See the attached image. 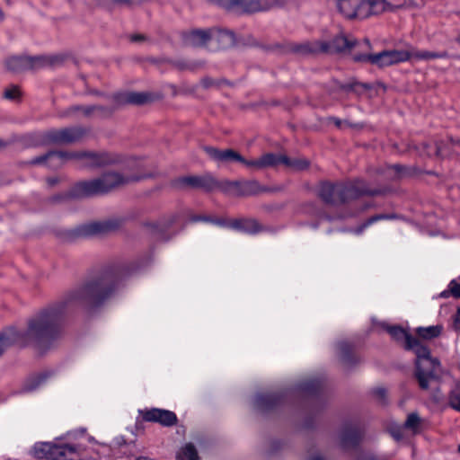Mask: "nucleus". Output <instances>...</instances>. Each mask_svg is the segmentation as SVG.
I'll return each instance as SVG.
<instances>
[{"label": "nucleus", "instance_id": "1", "mask_svg": "<svg viewBox=\"0 0 460 460\" xmlns=\"http://www.w3.org/2000/svg\"><path fill=\"white\" fill-rule=\"evenodd\" d=\"M137 270L134 262H119L104 268L82 286L68 292L31 317L25 331L29 343L40 349L50 347L62 332L65 316L78 307H97L110 298L119 283Z\"/></svg>", "mask_w": 460, "mask_h": 460}, {"label": "nucleus", "instance_id": "2", "mask_svg": "<svg viewBox=\"0 0 460 460\" xmlns=\"http://www.w3.org/2000/svg\"><path fill=\"white\" fill-rule=\"evenodd\" d=\"M138 176H125L117 172H107L100 177L75 183L68 192L56 194L49 199L50 203H59L70 199H83L105 195L120 186L129 182L138 181Z\"/></svg>", "mask_w": 460, "mask_h": 460}, {"label": "nucleus", "instance_id": "3", "mask_svg": "<svg viewBox=\"0 0 460 460\" xmlns=\"http://www.w3.org/2000/svg\"><path fill=\"white\" fill-rule=\"evenodd\" d=\"M405 349L412 350L416 355L414 376L419 386L422 390H428L429 384L438 380L437 369L439 367V361L430 356L429 349L423 345L418 338L410 339Z\"/></svg>", "mask_w": 460, "mask_h": 460}, {"label": "nucleus", "instance_id": "4", "mask_svg": "<svg viewBox=\"0 0 460 460\" xmlns=\"http://www.w3.org/2000/svg\"><path fill=\"white\" fill-rule=\"evenodd\" d=\"M69 58L70 55L67 53L39 56L13 55L5 58L4 66L7 70L14 73L27 70L37 71L44 68L59 67Z\"/></svg>", "mask_w": 460, "mask_h": 460}, {"label": "nucleus", "instance_id": "5", "mask_svg": "<svg viewBox=\"0 0 460 460\" xmlns=\"http://www.w3.org/2000/svg\"><path fill=\"white\" fill-rule=\"evenodd\" d=\"M71 159H85L86 165L91 167H99L113 163L107 153L49 151L33 158L29 164L33 165L48 164L49 167L57 169Z\"/></svg>", "mask_w": 460, "mask_h": 460}, {"label": "nucleus", "instance_id": "6", "mask_svg": "<svg viewBox=\"0 0 460 460\" xmlns=\"http://www.w3.org/2000/svg\"><path fill=\"white\" fill-rule=\"evenodd\" d=\"M357 41L347 38L343 34L335 36L332 41H305L303 43H288L284 46V52L294 53L299 56L315 55L319 53H341L350 49L357 45Z\"/></svg>", "mask_w": 460, "mask_h": 460}, {"label": "nucleus", "instance_id": "7", "mask_svg": "<svg viewBox=\"0 0 460 460\" xmlns=\"http://www.w3.org/2000/svg\"><path fill=\"white\" fill-rule=\"evenodd\" d=\"M204 151L215 162L222 164L239 163L250 169L263 170L276 167L274 153H266L255 159H246L239 152L232 148L219 149L214 146H205Z\"/></svg>", "mask_w": 460, "mask_h": 460}, {"label": "nucleus", "instance_id": "8", "mask_svg": "<svg viewBox=\"0 0 460 460\" xmlns=\"http://www.w3.org/2000/svg\"><path fill=\"white\" fill-rule=\"evenodd\" d=\"M31 455L37 459L46 460H83L82 447L66 443L39 442L32 449Z\"/></svg>", "mask_w": 460, "mask_h": 460}, {"label": "nucleus", "instance_id": "9", "mask_svg": "<svg viewBox=\"0 0 460 460\" xmlns=\"http://www.w3.org/2000/svg\"><path fill=\"white\" fill-rule=\"evenodd\" d=\"M217 40L226 48L234 45L235 37L233 31L227 30H193L183 34V42L187 46L200 47L210 40Z\"/></svg>", "mask_w": 460, "mask_h": 460}, {"label": "nucleus", "instance_id": "10", "mask_svg": "<svg viewBox=\"0 0 460 460\" xmlns=\"http://www.w3.org/2000/svg\"><path fill=\"white\" fill-rule=\"evenodd\" d=\"M411 59L407 50H385L376 54H354L355 62H365L376 65L379 67L392 66Z\"/></svg>", "mask_w": 460, "mask_h": 460}, {"label": "nucleus", "instance_id": "11", "mask_svg": "<svg viewBox=\"0 0 460 460\" xmlns=\"http://www.w3.org/2000/svg\"><path fill=\"white\" fill-rule=\"evenodd\" d=\"M220 2L228 10L256 13L283 7L288 0H220Z\"/></svg>", "mask_w": 460, "mask_h": 460}, {"label": "nucleus", "instance_id": "12", "mask_svg": "<svg viewBox=\"0 0 460 460\" xmlns=\"http://www.w3.org/2000/svg\"><path fill=\"white\" fill-rule=\"evenodd\" d=\"M385 193L384 189H370L362 180L340 182V205L357 199L361 196H378Z\"/></svg>", "mask_w": 460, "mask_h": 460}, {"label": "nucleus", "instance_id": "13", "mask_svg": "<svg viewBox=\"0 0 460 460\" xmlns=\"http://www.w3.org/2000/svg\"><path fill=\"white\" fill-rule=\"evenodd\" d=\"M122 223L123 220L118 217L93 221L79 226L74 230L73 234L78 237L105 235L118 231L121 227Z\"/></svg>", "mask_w": 460, "mask_h": 460}, {"label": "nucleus", "instance_id": "14", "mask_svg": "<svg viewBox=\"0 0 460 460\" xmlns=\"http://www.w3.org/2000/svg\"><path fill=\"white\" fill-rule=\"evenodd\" d=\"M87 133L83 127L64 128L48 130L47 139L49 145H68L80 141Z\"/></svg>", "mask_w": 460, "mask_h": 460}, {"label": "nucleus", "instance_id": "15", "mask_svg": "<svg viewBox=\"0 0 460 460\" xmlns=\"http://www.w3.org/2000/svg\"><path fill=\"white\" fill-rule=\"evenodd\" d=\"M173 186L181 190L189 188L210 192L217 188V179L210 174L189 175L176 179Z\"/></svg>", "mask_w": 460, "mask_h": 460}, {"label": "nucleus", "instance_id": "16", "mask_svg": "<svg viewBox=\"0 0 460 460\" xmlns=\"http://www.w3.org/2000/svg\"><path fill=\"white\" fill-rule=\"evenodd\" d=\"M139 415L145 422L158 423L164 427H172L178 422L177 415L165 409L146 408L139 411Z\"/></svg>", "mask_w": 460, "mask_h": 460}, {"label": "nucleus", "instance_id": "17", "mask_svg": "<svg viewBox=\"0 0 460 460\" xmlns=\"http://www.w3.org/2000/svg\"><path fill=\"white\" fill-rule=\"evenodd\" d=\"M164 94L161 92H129L115 96L116 102L119 104L129 103L143 105L151 103L162 99Z\"/></svg>", "mask_w": 460, "mask_h": 460}, {"label": "nucleus", "instance_id": "18", "mask_svg": "<svg viewBox=\"0 0 460 460\" xmlns=\"http://www.w3.org/2000/svg\"><path fill=\"white\" fill-rule=\"evenodd\" d=\"M363 438V429L359 422H349L343 426L341 433V446L343 449L357 447Z\"/></svg>", "mask_w": 460, "mask_h": 460}, {"label": "nucleus", "instance_id": "19", "mask_svg": "<svg viewBox=\"0 0 460 460\" xmlns=\"http://www.w3.org/2000/svg\"><path fill=\"white\" fill-rule=\"evenodd\" d=\"M389 4L385 0H357L355 17L366 19L371 15H377L385 12Z\"/></svg>", "mask_w": 460, "mask_h": 460}, {"label": "nucleus", "instance_id": "20", "mask_svg": "<svg viewBox=\"0 0 460 460\" xmlns=\"http://www.w3.org/2000/svg\"><path fill=\"white\" fill-rule=\"evenodd\" d=\"M29 344L25 331H19L15 327H8L0 332V346L4 350L11 346L25 347Z\"/></svg>", "mask_w": 460, "mask_h": 460}, {"label": "nucleus", "instance_id": "21", "mask_svg": "<svg viewBox=\"0 0 460 460\" xmlns=\"http://www.w3.org/2000/svg\"><path fill=\"white\" fill-rule=\"evenodd\" d=\"M454 146H460V138L455 139L452 137H449L447 140L437 141L434 146L424 143L423 148L429 156L434 155L444 158L453 155Z\"/></svg>", "mask_w": 460, "mask_h": 460}, {"label": "nucleus", "instance_id": "22", "mask_svg": "<svg viewBox=\"0 0 460 460\" xmlns=\"http://www.w3.org/2000/svg\"><path fill=\"white\" fill-rule=\"evenodd\" d=\"M284 393L261 394L255 398V407L261 412H269L281 405L285 401Z\"/></svg>", "mask_w": 460, "mask_h": 460}, {"label": "nucleus", "instance_id": "23", "mask_svg": "<svg viewBox=\"0 0 460 460\" xmlns=\"http://www.w3.org/2000/svg\"><path fill=\"white\" fill-rule=\"evenodd\" d=\"M318 196L327 205H340V182H321L318 190Z\"/></svg>", "mask_w": 460, "mask_h": 460}, {"label": "nucleus", "instance_id": "24", "mask_svg": "<svg viewBox=\"0 0 460 460\" xmlns=\"http://www.w3.org/2000/svg\"><path fill=\"white\" fill-rule=\"evenodd\" d=\"M232 229L247 233L250 234H255L262 231L263 227L261 224L253 218H238L233 219L229 222L225 221V226Z\"/></svg>", "mask_w": 460, "mask_h": 460}, {"label": "nucleus", "instance_id": "25", "mask_svg": "<svg viewBox=\"0 0 460 460\" xmlns=\"http://www.w3.org/2000/svg\"><path fill=\"white\" fill-rule=\"evenodd\" d=\"M339 359L341 364L347 367H353L359 362L358 358L354 353V347L348 341H340L336 345Z\"/></svg>", "mask_w": 460, "mask_h": 460}, {"label": "nucleus", "instance_id": "26", "mask_svg": "<svg viewBox=\"0 0 460 460\" xmlns=\"http://www.w3.org/2000/svg\"><path fill=\"white\" fill-rule=\"evenodd\" d=\"M324 383L321 378H312L301 382L299 390L306 396L318 397L323 390Z\"/></svg>", "mask_w": 460, "mask_h": 460}, {"label": "nucleus", "instance_id": "27", "mask_svg": "<svg viewBox=\"0 0 460 460\" xmlns=\"http://www.w3.org/2000/svg\"><path fill=\"white\" fill-rule=\"evenodd\" d=\"M276 166L284 164L288 168H292L296 171H303L309 166V162L306 159L302 158H289L284 155L275 154Z\"/></svg>", "mask_w": 460, "mask_h": 460}, {"label": "nucleus", "instance_id": "28", "mask_svg": "<svg viewBox=\"0 0 460 460\" xmlns=\"http://www.w3.org/2000/svg\"><path fill=\"white\" fill-rule=\"evenodd\" d=\"M48 130L43 132H36L25 135L22 137V141L27 147H36L49 145L47 139Z\"/></svg>", "mask_w": 460, "mask_h": 460}, {"label": "nucleus", "instance_id": "29", "mask_svg": "<svg viewBox=\"0 0 460 460\" xmlns=\"http://www.w3.org/2000/svg\"><path fill=\"white\" fill-rule=\"evenodd\" d=\"M241 189V196H253L261 192H267L269 188L262 186L257 180H244L243 181Z\"/></svg>", "mask_w": 460, "mask_h": 460}, {"label": "nucleus", "instance_id": "30", "mask_svg": "<svg viewBox=\"0 0 460 460\" xmlns=\"http://www.w3.org/2000/svg\"><path fill=\"white\" fill-rule=\"evenodd\" d=\"M48 377V373H40L38 375L28 377L22 385V391L24 393H29L36 390L43 383H45Z\"/></svg>", "mask_w": 460, "mask_h": 460}, {"label": "nucleus", "instance_id": "31", "mask_svg": "<svg viewBox=\"0 0 460 460\" xmlns=\"http://www.w3.org/2000/svg\"><path fill=\"white\" fill-rule=\"evenodd\" d=\"M385 329L394 340H395L396 341H403L404 347L405 345H408L410 339H412L413 337L401 326L385 325Z\"/></svg>", "mask_w": 460, "mask_h": 460}, {"label": "nucleus", "instance_id": "32", "mask_svg": "<svg viewBox=\"0 0 460 460\" xmlns=\"http://www.w3.org/2000/svg\"><path fill=\"white\" fill-rule=\"evenodd\" d=\"M337 8L345 18L354 19L357 0H337Z\"/></svg>", "mask_w": 460, "mask_h": 460}, {"label": "nucleus", "instance_id": "33", "mask_svg": "<svg viewBox=\"0 0 460 460\" xmlns=\"http://www.w3.org/2000/svg\"><path fill=\"white\" fill-rule=\"evenodd\" d=\"M441 325H432L429 327H418L415 330L416 335L423 340H432L438 337L442 332Z\"/></svg>", "mask_w": 460, "mask_h": 460}, {"label": "nucleus", "instance_id": "34", "mask_svg": "<svg viewBox=\"0 0 460 460\" xmlns=\"http://www.w3.org/2000/svg\"><path fill=\"white\" fill-rule=\"evenodd\" d=\"M409 52L411 53V58H415L417 60H429L435 58H444L447 57V53L446 51L433 52L428 50H412Z\"/></svg>", "mask_w": 460, "mask_h": 460}, {"label": "nucleus", "instance_id": "35", "mask_svg": "<svg viewBox=\"0 0 460 460\" xmlns=\"http://www.w3.org/2000/svg\"><path fill=\"white\" fill-rule=\"evenodd\" d=\"M178 460H199L198 451L192 443H188L177 453Z\"/></svg>", "mask_w": 460, "mask_h": 460}, {"label": "nucleus", "instance_id": "36", "mask_svg": "<svg viewBox=\"0 0 460 460\" xmlns=\"http://www.w3.org/2000/svg\"><path fill=\"white\" fill-rule=\"evenodd\" d=\"M396 214H376L370 217H368L357 230L358 234H360L365 228L368 227L372 224L379 221V220H391L397 218Z\"/></svg>", "mask_w": 460, "mask_h": 460}, {"label": "nucleus", "instance_id": "37", "mask_svg": "<svg viewBox=\"0 0 460 460\" xmlns=\"http://www.w3.org/2000/svg\"><path fill=\"white\" fill-rule=\"evenodd\" d=\"M448 405L460 412V382L449 392Z\"/></svg>", "mask_w": 460, "mask_h": 460}, {"label": "nucleus", "instance_id": "38", "mask_svg": "<svg viewBox=\"0 0 460 460\" xmlns=\"http://www.w3.org/2000/svg\"><path fill=\"white\" fill-rule=\"evenodd\" d=\"M22 92L21 91V88H4L2 97L5 100L13 102H19L22 101Z\"/></svg>", "mask_w": 460, "mask_h": 460}, {"label": "nucleus", "instance_id": "39", "mask_svg": "<svg viewBox=\"0 0 460 460\" xmlns=\"http://www.w3.org/2000/svg\"><path fill=\"white\" fill-rule=\"evenodd\" d=\"M387 169L394 171V179H401L411 174V168L399 164L388 165Z\"/></svg>", "mask_w": 460, "mask_h": 460}, {"label": "nucleus", "instance_id": "40", "mask_svg": "<svg viewBox=\"0 0 460 460\" xmlns=\"http://www.w3.org/2000/svg\"><path fill=\"white\" fill-rule=\"evenodd\" d=\"M201 86H228L230 84L225 78L214 79L211 77H204L201 81Z\"/></svg>", "mask_w": 460, "mask_h": 460}, {"label": "nucleus", "instance_id": "41", "mask_svg": "<svg viewBox=\"0 0 460 460\" xmlns=\"http://www.w3.org/2000/svg\"><path fill=\"white\" fill-rule=\"evenodd\" d=\"M179 216L177 214H172L167 218L163 219L157 225H154L155 228H157L161 231H164L171 227L177 220Z\"/></svg>", "mask_w": 460, "mask_h": 460}, {"label": "nucleus", "instance_id": "42", "mask_svg": "<svg viewBox=\"0 0 460 460\" xmlns=\"http://www.w3.org/2000/svg\"><path fill=\"white\" fill-rule=\"evenodd\" d=\"M420 423L419 415L415 412L410 413L404 422V428L415 430Z\"/></svg>", "mask_w": 460, "mask_h": 460}, {"label": "nucleus", "instance_id": "43", "mask_svg": "<svg viewBox=\"0 0 460 460\" xmlns=\"http://www.w3.org/2000/svg\"><path fill=\"white\" fill-rule=\"evenodd\" d=\"M193 222L198 221H204V222H210L218 226H225V220L221 218H212L210 217L206 216H195L191 219Z\"/></svg>", "mask_w": 460, "mask_h": 460}, {"label": "nucleus", "instance_id": "44", "mask_svg": "<svg viewBox=\"0 0 460 460\" xmlns=\"http://www.w3.org/2000/svg\"><path fill=\"white\" fill-rule=\"evenodd\" d=\"M373 395L383 404L386 403V390L383 387H376L372 390Z\"/></svg>", "mask_w": 460, "mask_h": 460}, {"label": "nucleus", "instance_id": "45", "mask_svg": "<svg viewBox=\"0 0 460 460\" xmlns=\"http://www.w3.org/2000/svg\"><path fill=\"white\" fill-rule=\"evenodd\" d=\"M232 184H233V181L226 180V181H218L217 180V188L216 189H219L221 191H223L225 193L231 194Z\"/></svg>", "mask_w": 460, "mask_h": 460}, {"label": "nucleus", "instance_id": "46", "mask_svg": "<svg viewBox=\"0 0 460 460\" xmlns=\"http://www.w3.org/2000/svg\"><path fill=\"white\" fill-rule=\"evenodd\" d=\"M448 288H450V293L454 297L460 298V283L451 280Z\"/></svg>", "mask_w": 460, "mask_h": 460}, {"label": "nucleus", "instance_id": "47", "mask_svg": "<svg viewBox=\"0 0 460 460\" xmlns=\"http://www.w3.org/2000/svg\"><path fill=\"white\" fill-rule=\"evenodd\" d=\"M102 107L100 106H86V107H82V106H74L71 108V110L73 111H83L85 115H89L91 114L93 111L95 110H101Z\"/></svg>", "mask_w": 460, "mask_h": 460}, {"label": "nucleus", "instance_id": "48", "mask_svg": "<svg viewBox=\"0 0 460 460\" xmlns=\"http://www.w3.org/2000/svg\"><path fill=\"white\" fill-rule=\"evenodd\" d=\"M242 184L243 181H233L231 194L235 196H241V189L243 186Z\"/></svg>", "mask_w": 460, "mask_h": 460}, {"label": "nucleus", "instance_id": "49", "mask_svg": "<svg viewBox=\"0 0 460 460\" xmlns=\"http://www.w3.org/2000/svg\"><path fill=\"white\" fill-rule=\"evenodd\" d=\"M391 434H392L393 438L397 441H399L402 438V432L400 429H393L391 431Z\"/></svg>", "mask_w": 460, "mask_h": 460}, {"label": "nucleus", "instance_id": "50", "mask_svg": "<svg viewBox=\"0 0 460 460\" xmlns=\"http://www.w3.org/2000/svg\"><path fill=\"white\" fill-rule=\"evenodd\" d=\"M338 86H351V87H354V86H369L367 84H364V83H359L358 81H352V82H349L346 84H339Z\"/></svg>", "mask_w": 460, "mask_h": 460}, {"label": "nucleus", "instance_id": "51", "mask_svg": "<svg viewBox=\"0 0 460 460\" xmlns=\"http://www.w3.org/2000/svg\"><path fill=\"white\" fill-rule=\"evenodd\" d=\"M59 182V179L58 177H49L47 179V183L49 187H53Z\"/></svg>", "mask_w": 460, "mask_h": 460}, {"label": "nucleus", "instance_id": "52", "mask_svg": "<svg viewBox=\"0 0 460 460\" xmlns=\"http://www.w3.org/2000/svg\"><path fill=\"white\" fill-rule=\"evenodd\" d=\"M329 121H332L337 128H341L343 121L336 117H330Z\"/></svg>", "mask_w": 460, "mask_h": 460}, {"label": "nucleus", "instance_id": "53", "mask_svg": "<svg viewBox=\"0 0 460 460\" xmlns=\"http://www.w3.org/2000/svg\"><path fill=\"white\" fill-rule=\"evenodd\" d=\"M145 40V36L142 34H133L130 36V40L133 42H138Z\"/></svg>", "mask_w": 460, "mask_h": 460}, {"label": "nucleus", "instance_id": "54", "mask_svg": "<svg viewBox=\"0 0 460 460\" xmlns=\"http://www.w3.org/2000/svg\"><path fill=\"white\" fill-rule=\"evenodd\" d=\"M176 66L179 69H181V70H185V69H190L191 68V66H190L189 64H187V63H185L183 61L177 62Z\"/></svg>", "mask_w": 460, "mask_h": 460}, {"label": "nucleus", "instance_id": "55", "mask_svg": "<svg viewBox=\"0 0 460 460\" xmlns=\"http://www.w3.org/2000/svg\"><path fill=\"white\" fill-rule=\"evenodd\" d=\"M357 460H376V458L370 455H361Z\"/></svg>", "mask_w": 460, "mask_h": 460}, {"label": "nucleus", "instance_id": "56", "mask_svg": "<svg viewBox=\"0 0 460 460\" xmlns=\"http://www.w3.org/2000/svg\"><path fill=\"white\" fill-rule=\"evenodd\" d=\"M441 399V396H440V390L438 388L434 394H433V400L437 402H438Z\"/></svg>", "mask_w": 460, "mask_h": 460}, {"label": "nucleus", "instance_id": "57", "mask_svg": "<svg viewBox=\"0 0 460 460\" xmlns=\"http://www.w3.org/2000/svg\"><path fill=\"white\" fill-rule=\"evenodd\" d=\"M455 327L456 329H460V314L457 312L455 317Z\"/></svg>", "mask_w": 460, "mask_h": 460}, {"label": "nucleus", "instance_id": "58", "mask_svg": "<svg viewBox=\"0 0 460 460\" xmlns=\"http://www.w3.org/2000/svg\"><path fill=\"white\" fill-rule=\"evenodd\" d=\"M451 295L450 288L448 290H445L440 294V296L443 298H447Z\"/></svg>", "mask_w": 460, "mask_h": 460}, {"label": "nucleus", "instance_id": "59", "mask_svg": "<svg viewBox=\"0 0 460 460\" xmlns=\"http://www.w3.org/2000/svg\"><path fill=\"white\" fill-rule=\"evenodd\" d=\"M309 460H324L323 456L316 455L310 457Z\"/></svg>", "mask_w": 460, "mask_h": 460}, {"label": "nucleus", "instance_id": "60", "mask_svg": "<svg viewBox=\"0 0 460 460\" xmlns=\"http://www.w3.org/2000/svg\"><path fill=\"white\" fill-rule=\"evenodd\" d=\"M7 146H8V142H5L0 138V149L4 148Z\"/></svg>", "mask_w": 460, "mask_h": 460}, {"label": "nucleus", "instance_id": "61", "mask_svg": "<svg viewBox=\"0 0 460 460\" xmlns=\"http://www.w3.org/2000/svg\"><path fill=\"white\" fill-rule=\"evenodd\" d=\"M341 89L349 92V91H353L355 88L349 87V88H341Z\"/></svg>", "mask_w": 460, "mask_h": 460}, {"label": "nucleus", "instance_id": "62", "mask_svg": "<svg viewBox=\"0 0 460 460\" xmlns=\"http://www.w3.org/2000/svg\"><path fill=\"white\" fill-rule=\"evenodd\" d=\"M365 43H366V45H367V47H369V46H370V42H369V40H365Z\"/></svg>", "mask_w": 460, "mask_h": 460}, {"label": "nucleus", "instance_id": "63", "mask_svg": "<svg viewBox=\"0 0 460 460\" xmlns=\"http://www.w3.org/2000/svg\"><path fill=\"white\" fill-rule=\"evenodd\" d=\"M137 460H150V459L146 458V457H140V458H137Z\"/></svg>", "mask_w": 460, "mask_h": 460}, {"label": "nucleus", "instance_id": "64", "mask_svg": "<svg viewBox=\"0 0 460 460\" xmlns=\"http://www.w3.org/2000/svg\"><path fill=\"white\" fill-rule=\"evenodd\" d=\"M371 206H372L371 204H366L364 208L367 209V208H370Z\"/></svg>", "mask_w": 460, "mask_h": 460}]
</instances>
